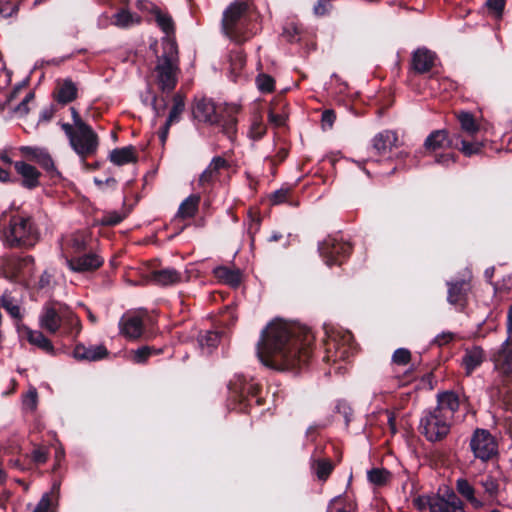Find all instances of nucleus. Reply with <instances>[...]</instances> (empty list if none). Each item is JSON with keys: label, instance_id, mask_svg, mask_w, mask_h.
<instances>
[{"label": "nucleus", "instance_id": "1", "mask_svg": "<svg viewBox=\"0 0 512 512\" xmlns=\"http://www.w3.org/2000/svg\"><path fill=\"white\" fill-rule=\"evenodd\" d=\"M313 339L308 329L277 318L262 330L257 356L271 369L293 370L310 359Z\"/></svg>", "mask_w": 512, "mask_h": 512}, {"label": "nucleus", "instance_id": "2", "mask_svg": "<svg viewBox=\"0 0 512 512\" xmlns=\"http://www.w3.org/2000/svg\"><path fill=\"white\" fill-rule=\"evenodd\" d=\"M39 326L50 334L60 332L67 337H77L82 329L78 316L65 304L46 303L39 314Z\"/></svg>", "mask_w": 512, "mask_h": 512}, {"label": "nucleus", "instance_id": "3", "mask_svg": "<svg viewBox=\"0 0 512 512\" xmlns=\"http://www.w3.org/2000/svg\"><path fill=\"white\" fill-rule=\"evenodd\" d=\"M222 30L236 44L247 42L257 33L252 23L248 0H235L225 9Z\"/></svg>", "mask_w": 512, "mask_h": 512}, {"label": "nucleus", "instance_id": "4", "mask_svg": "<svg viewBox=\"0 0 512 512\" xmlns=\"http://www.w3.org/2000/svg\"><path fill=\"white\" fill-rule=\"evenodd\" d=\"M72 123H61V129L66 135L71 149L85 160L96 154L99 147V137L94 129L88 125L79 112L70 107Z\"/></svg>", "mask_w": 512, "mask_h": 512}, {"label": "nucleus", "instance_id": "5", "mask_svg": "<svg viewBox=\"0 0 512 512\" xmlns=\"http://www.w3.org/2000/svg\"><path fill=\"white\" fill-rule=\"evenodd\" d=\"M239 111L240 106L237 104L217 106L212 100L202 98L196 101L193 115L200 122L221 126L223 133L232 140L237 132L236 115Z\"/></svg>", "mask_w": 512, "mask_h": 512}, {"label": "nucleus", "instance_id": "6", "mask_svg": "<svg viewBox=\"0 0 512 512\" xmlns=\"http://www.w3.org/2000/svg\"><path fill=\"white\" fill-rule=\"evenodd\" d=\"M1 238L7 247L31 248L39 241L40 232L31 216L18 213L10 217Z\"/></svg>", "mask_w": 512, "mask_h": 512}, {"label": "nucleus", "instance_id": "7", "mask_svg": "<svg viewBox=\"0 0 512 512\" xmlns=\"http://www.w3.org/2000/svg\"><path fill=\"white\" fill-rule=\"evenodd\" d=\"M162 54L158 57L155 67L156 80L162 91H172L178 78V49L174 39H162Z\"/></svg>", "mask_w": 512, "mask_h": 512}, {"label": "nucleus", "instance_id": "8", "mask_svg": "<svg viewBox=\"0 0 512 512\" xmlns=\"http://www.w3.org/2000/svg\"><path fill=\"white\" fill-rule=\"evenodd\" d=\"M325 357L327 362L336 363L347 360L355 351L352 334L341 328H332L326 331Z\"/></svg>", "mask_w": 512, "mask_h": 512}, {"label": "nucleus", "instance_id": "9", "mask_svg": "<svg viewBox=\"0 0 512 512\" xmlns=\"http://www.w3.org/2000/svg\"><path fill=\"white\" fill-rule=\"evenodd\" d=\"M452 421L434 409L424 411L420 420V432L430 442L444 439L450 432Z\"/></svg>", "mask_w": 512, "mask_h": 512}, {"label": "nucleus", "instance_id": "10", "mask_svg": "<svg viewBox=\"0 0 512 512\" xmlns=\"http://www.w3.org/2000/svg\"><path fill=\"white\" fill-rule=\"evenodd\" d=\"M419 501L427 505L430 512H466L462 500L449 488L442 494L419 498Z\"/></svg>", "mask_w": 512, "mask_h": 512}, {"label": "nucleus", "instance_id": "11", "mask_svg": "<svg viewBox=\"0 0 512 512\" xmlns=\"http://www.w3.org/2000/svg\"><path fill=\"white\" fill-rule=\"evenodd\" d=\"M318 249L325 263L332 266L341 264L349 256L352 246L341 238L329 236L319 244Z\"/></svg>", "mask_w": 512, "mask_h": 512}, {"label": "nucleus", "instance_id": "12", "mask_svg": "<svg viewBox=\"0 0 512 512\" xmlns=\"http://www.w3.org/2000/svg\"><path fill=\"white\" fill-rule=\"evenodd\" d=\"M470 448L474 456L488 461L497 454V443L488 430L476 429L470 440Z\"/></svg>", "mask_w": 512, "mask_h": 512}, {"label": "nucleus", "instance_id": "13", "mask_svg": "<svg viewBox=\"0 0 512 512\" xmlns=\"http://www.w3.org/2000/svg\"><path fill=\"white\" fill-rule=\"evenodd\" d=\"M64 258L68 268L77 273L92 272L104 263V259L96 253L68 255L64 252Z\"/></svg>", "mask_w": 512, "mask_h": 512}, {"label": "nucleus", "instance_id": "14", "mask_svg": "<svg viewBox=\"0 0 512 512\" xmlns=\"http://www.w3.org/2000/svg\"><path fill=\"white\" fill-rule=\"evenodd\" d=\"M437 405L435 411L441 413L444 418L453 421L455 413L460 406V400L457 393L454 391H442L437 393Z\"/></svg>", "mask_w": 512, "mask_h": 512}, {"label": "nucleus", "instance_id": "15", "mask_svg": "<svg viewBox=\"0 0 512 512\" xmlns=\"http://www.w3.org/2000/svg\"><path fill=\"white\" fill-rule=\"evenodd\" d=\"M72 354L78 361L94 362L106 358L109 352L103 344L85 345L78 343L75 345Z\"/></svg>", "mask_w": 512, "mask_h": 512}, {"label": "nucleus", "instance_id": "16", "mask_svg": "<svg viewBox=\"0 0 512 512\" xmlns=\"http://www.w3.org/2000/svg\"><path fill=\"white\" fill-rule=\"evenodd\" d=\"M231 394L240 400L248 396L255 397L259 391V385L253 380H247L243 375L236 374L228 384Z\"/></svg>", "mask_w": 512, "mask_h": 512}, {"label": "nucleus", "instance_id": "17", "mask_svg": "<svg viewBox=\"0 0 512 512\" xmlns=\"http://www.w3.org/2000/svg\"><path fill=\"white\" fill-rule=\"evenodd\" d=\"M229 167L230 164L225 158L221 156L213 157L209 165L199 176V185H211L216 180H218L221 173L225 170H228Z\"/></svg>", "mask_w": 512, "mask_h": 512}, {"label": "nucleus", "instance_id": "18", "mask_svg": "<svg viewBox=\"0 0 512 512\" xmlns=\"http://www.w3.org/2000/svg\"><path fill=\"white\" fill-rule=\"evenodd\" d=\"M14 169L21 177V185L27 189H34L40 184L41 173L36 167L24 162H14Z\"/></svg>", "mask_w": 512, "mask_h": 512}, {"label": "nucleus", "instance_id": "19", "mask_svg": "<svg viewBox=\"0 0 512 512\" xmlns=\"http://www.w3.org/2000/svg\"><path fill=\"white\" fill-rule=\"evenodd\" d=\"M456 136L450 138L446 130H435L431 132L424 142V147L429 152H436L440 149L455 146Z\"/></svg>", "mask_w": 512, "mask_h": 512}, {"label": "nucleus", "instance_id": "20", "mask_svg": "<svg viewBox=\"0 0 512 512\" xmlns=\"http://www.w3.org/2000/svg\"><path fill=\"white\" fill-rule=\"evenodd\" d=\"M19 334L26 340L46 353H53L54 346L52 342L39 330H32L27 326L18 328Z\"/></svg>", "mask_w": 512, "mask_h": 512}, {"label": "nucleus", "instance_id": "21", "mask_svg": "<svg viewBox=\"0 0 512 512\" xmlns=\"http://www.w3.org/2000/svg\"><path fill=\"white\" fill-rule=\"evenodd\" d=\"M78 96V87L71 79L58 80L54 91V97L58 103L68 104Z\"/></svg>", "mask_w": 512, "mask_h": 512}, {"label": "nucleus", "instance_id": "22", "mask_svg": "<svg viewBox=\"0 0 512 512\" xmlns=\"http://www.w3.org/2000/svg\"><path fill=\"white\" fill-rule=\"evenodd\" d=\"M120 332L129 339H137L142 335L143 322L137 315H124L119 322Z\"/></svg>", "mask_w": 512, "mask_h": 512}, {"label": "nucleus", "instance_id": "23", "mask_svg": "<svg viewBox=\"0 0 512 512\" xmlns=\"http://www.w3.org/2000/svg\"><path fill=\"white\" fill-rule=\"evenodd\" d=\"M493 361L502 373L512 372V345L508 340L503 342L500 349L493 354Z\"/></svg>", "mask_w": 512, "mask_h": 512}, {"label": "nucleus", "instance_id": "24", "mask_svg": "<svg viewBox=\"0 0 512 512\" xmlns=\"http://www.w3.org/2000/svg\"><path fill=\"white\" fill-rule=\"evenodd\" d=\"M457 492L465 498L473 508L481 509L485 506V501L479 499L475 495V488L465 478H458L456 480Z\"/></svg>", "mask_w": 512, "mask_h": 512}, {"label": "nucleus", "instance_id": "25", "mask_svg": "<svg viewBox=\"0 0 512 512\" xmlns=\"http://www.w3.org/2000/svg\"><path fill=\"white\" fill-rule=\"evenodd\" d=\"M33 262L31 256H27L23 259L19 258H7L1 265V270L5 278L9 280H16L23 265Z\"/></svg>", "mask_w": 512, "mask_h": 512}, {"label": "nucleus", "instance_id": "26", "mask_svg": "<svg viewBox=\"0 0 512 512\" xmlns=\"http://www.w3.org/2000/svg\"><path fill=\"white\" fill-rule=\"evenodd\" d=\"M435 61V54L427 49H418L414 52L412 58V65L416 72H428Z\"/></svg>", "mask_w": 512, "mask_h": 512}, {"label": "nucleus", "instance_id": "27", "mask_svg": "<svg viewBox=\"0 0 512 512\" xmlns=\"http://www.w3.org/2000/svg\"><path fill=\"white\" fill-rule=\"evenodd\" d=\"M398 138L397 134L390 130H385L378 133L373 138V148L378 154H385L393 146L396 145Z\"/></svg>", "mask_w": 512, "mask_h": 512}, {"label": "nucleus", "instance_id": "28", "mask_svg": "<svg viewBox=\"0 0 512 512\" xmlns=\"http://www.w3.org/2000/svg\"><path fill=\"white\" fill-rule=\"evenodd\" d=\"M201 197L199 194H191L184 199L177 211L176 218L190 219L193 218L199 208Z\"/></svg>", "mask_w": 512, "mask_h": 512}, {"label": "nucleus", "instance_id": "29", "mask_svg": "<svg viewBox=\"0 0 512 512\" xmlns=\"http://www.w3.org/2000/svg\"><path fill=\"white\" fill-rule=\"evenodd\" d=\"M152 279L162 286L175 285L182 281V274L174 268H165L154 271Z\"/></svg>", "mask_w": 512, "mask_h": 512}, {"label": "nucleus", "instance_id": "30", "mask_svg": "<svg viewBox=\"0 0 512 512\" xmlns=\"http://www.w3.org/2000/svg\"><path fill=\"white\" fill-rule=\"evenodd\" d=\"M109 159L117 166L133 163L137 161L135 149L132 146L117 148L110 152Z\"/></svg>", "mask_w": 512, "mask_h": 512}, {"label": "nucleus", "instance_id": "31", "mask_svg": "<svg viewBox=\"0 0 512 512\" xmlns=\"http://www.w3.org/2000/svg\"><path fill=\"white\" fill-rule=\"evenodd\" d=\"M484 359L483 350L480 347H473L470 350H467L462 364L466 369L467 374L472 373L478 366L481 365Z\"/></svg>", "mask_w": 512, "mask_h": 512}, {"label": "nucleus", "instance_id": "32", "mask_svg": "<svg viewBox=\"0 0 512 512\" xmlns=\"http://www.w3.org/2000/svg\"><path fill=\"white\" fill-rule=\"evenodd\" d=\"M141 22V18L134 13L126 9L118 11L113 16V24L119 28H129L134 25H138Z\"/></svg>", "mask_w": 512, "mask_h": 512}, {"label": "nucleus", "instance_id": "33", "mask_svg": "<svg viewBox=\"0 0 512 512\" xmlns=\"http://www.w3.org/2000/svg\"><path fill=\"white\" fill-rule=\"evenodd\" d=\"M1 306L8 312V314L17 320L22 318L19 300L12 295L11 292L5 291L1 297Z\"/></svg>", "mask_w": 512, "mask_h": 512}, {"label": "nucleus", "instance_id": "34", "mask_svg": "<svg viewBox=\"0 0 512 512\" xmlns=\"http://www.w3.org/2000/svg\"><path fill=\"white\" fill-rule=\"evenodd\" d=\"M86 248V240L82 233H73L67 240L65 247L62 249V254L64 252L68 255H74L82 252Z\"/></svg>", "mask_w": 512, "mask_h": 512}, {"label": "nucleus", "instance_id": "35", "mask_svg": "<svg viewBox=\"0 0 512 512\" xmlns=\"http://www.w3.org/2000/svg\"><path fill=\"white\" fill-rule=\"evenodd\" d=\"M220 342V334L216 331H206L198 336V344L203 353L209 354Z\"/></svg>", "mask_w": 512, "mask_h": 512}, {"label": "nucleus", "instance_id": "36", "mask_svg": "<svg viewBox=\"0 0 512 512\" xmlns=\"http://www.w3.org/2000/svg\"><path fill=\"white\" fill-rule=\"evenodd\" d=\"M215 276L231 286H238L241 282V273L239 270H233L227 267H218L214 270Z\"/></svg>", "mask_w": 512, "mask_h": 512}, {"label": "nucleus", "instance_id": "37", "mask_svg": "<svg viewBox=\"0 0 512 512\" xmlns=\"http://www.w3.org/2000/svg\"><path fill=\"white\" fill-rule=\"evenodd\" d=\"M479 485L484 490V495L489 500H495L499 494V483L496 478L487 475L479 481Z\"/></svg>", "mask_w": 512, "mask_h": 512}, {"label": "nucleus", "instance_id": "38", "mask_svg": "<svg viewBox=\"0 0 512 512\" xmlns=\"http://www.w3.org/2000/svg\"><path fill=\"white\" fill-rule=\"evenodd\" d=\"M154 16L157 25L166 35L164 38L172 39L171 35L174 34V22L171 16L167 13H163L160 9L156 11Z\"/></svg>", "mask_w": 512, "mask_h": 512}, {"label": "nucleus", "instance_id": "39", "mask_svg": "<svg viewBox=\"0 0 512 512\" xmlns=\"http://www.w3.org/2000/svg\"><path fill=\"white\" fill-rule=\"evenodd\" d=\"M455 148L459 149L465 156L479 154L482 151L483 144L481 142H468L456 136Z\"/></svg>", "mask_w": 512, "mask_h": 512}, {"label": "nucleus", "instance_id": "40", "mask_svg": "<svg viewBox=\"0 0 512 512\" xmlns=\"http://www.w3.org/2000/svg\"><path fill=\"white\" fill-rule=\"evenodd\" d=\"M457 119L460 122L461 129L466 133L473 135L479 130V125L476 123L474 116L470 112H459L457 114Z\"/></svg>", "mask_w": 512, "mask_h": 512}, {"label": "nucleus", "instance_id": "41", "mask_svg": "<svg viewBox=\"0 0 512 512\" xmlns=\"http://www.w3.org/2000/svg\"><path fill=\"white\" fill-rule=\"evenodd\" d=\"M36 162L47 172L50 176H60V172L57 170L54 160L46 149H43Z\"/></svg>", "mask_w": 512, "mask_h": 512}, {"label": "nucleus", "instance_id": "42", "mask_svg": "<svg viewBox=\"0 0 512 512\" xmlns=\"http://www.w3.org/2000/svg\"><path fill=\"white\" fill-rule=\"evenodd\" d=\"M183 111L184 102L179 95H176L173 99V106L166 120L167 125H172L173 123L178 122Z\"/></svg>", "mask_w": 512, "mask_h": 512}, {"label": "nucleus", "instance_id": "43", "mask_svg": "<svg viewBox=\"0 0 512 512\" xmlns=\"http://www.w3.org/2000/svg\"><path fill=\"white\" fill-rule=\"evenodd\" d=\"M464 281L455 283H448V296L447 300L451 304H458L463 298Z\"/></svg>", "mask_w": 512, "mask_h": 512}, {"label": "nucleus", "instance_id": "44", "mask_svg": "<svg viewBox=\"0 0 512 512\" xmlns=\"http://www.w3.org/2000/svg\"><path fill=\"white\" fill-rule=\"evenodd\" d=\"M430 86L440 92H448L456 89V83L447 77H431Z\"/></svg>", "mask_w": 512, "mask_h": 512}, {"label": "nucleus", "instance_id": "45", "mask_svg": "<svg viewBox=\"0 0 512 512\" xmlns=\"http://www.w3.org/2000/svg\"><path fill=\"white\" fill-rule=\"evenodd\" d=\"M332 470L333 466L329 460L321 459L318 460L315 464V473L317 477L322 481H325L329 477Z\"/></svg>", "mask_w": 512, "mask_h": 512}, {"label": "nucleus", "instance_id": "46", "mask_svg": "<svg viewBox=\"0 0 512 512\" xmlns=\"http://www.w3.org/2000/svg\"><path fill=\"white\" fill-rule=\"evenodd\" d=\"M266 132V127L262 121V119L258 116H255L252 120L249 136L254 140H259Z\"/></svg>", "mask_w": 512, "mask_h": 512}, {"label": "nucleus", "instance_id": "47", "mask_svg": "<svg viewBox=\"0 0 512 512\" xmlns=\"http://www.w3.org/2000/svg\"><path fill=\"white\" fill-rule=\"evenodd\" d=\"M389 473L384 469L374 468L368 471V480L375 485H383L388 480Z\"/></svg>", "mask_w": 512, "mask_h": 512}, {"label": "nucleus", "instance_id": "48", "mask_svg": "<svg viewBox=\"0 0 512 512\" xmlns=\"http://www.w3.org/2000/svg\"><path fill=\"white\" fill-rule=\"evenodd\" d=\"M38 403V393L36 388L30 387L27 393L23 396L22 404L24 409L34 411Z\"/></svg>", "mask_w": 512, "mask_h": 512}, {"label": "nucleus", "instance_id": "49", "mask_svg": "<svg viewBox=\"0 0 512 512\" xmlns=\"http://www.w3.org/2000/svg\"><path fill=\"white\" fill-rule=\"evenodd\" d=\"M258 89L263 93H270L274 90V79L267 74H260L256 79Z\"/></svg>", "mask_w": 512, "mask_h": 512}, {"label": "nucleus", "instance_id": "50", "mask_svg": "<svg viewBox=\"0 0 512 512\" xmlns=\"http://www.w3.org/2000/svg\"><path fill=\"white\" fill-rule=\"evenodd\" d=\"M156 350L149 346H143L133 352V361L135 363H144L152 354L158 353Z\"/></svg>", "mask_w": 512, "mask_h": 512}, {"label": "nucleus", "instance_id": "51", "mask_svg": "<svg viewBox=\"0 0 512 512\" xmlns=\"http://www.w3.org/2000/svg\"><path fill=\"white\" fill-rule=\"evenodd\" d=\"M411 360V353L406 348H398L392 355V362L396 365L405 366Z\"/></svg>", "mask_w": 512, "mask_h": 512}, {"label": "nucleus", "instance_id": "52", "mask_svg": "<svg viewBox=\"0 0 512 512\" xmlns=\"http://www.w3.org/2000/svg\"><path fill=\"white\" fill-rule=\"evenodd\" d=\"M124 219V215L117 211L105 212L101 218V224L103 225H117Z\"/></svg>", "mask_w": 512, "mask_h": 512}, {"label": "nucleus", "instance_id": "53", "mask_svg": "<svg viewBox=\"0 0 512 512\" xmlns=\"http://www.w3.org/2000/svg\"><path fill=\"white\" fill-rule=\"evenodd\" d=\"M289 194H290L289 188H280L279 190H276L275 192H273L271 194L270 201L274 205L284 203L288 199Z\"/></svg>", "mask_w": 512, "mask_h": 512}, {"label": "nucleus", "instance_id": "54", "mask_svg": "<svg viewBox=\"0 0 512 512\" xmlns=\"http://www.w3.org/2000/svg\"><path fill=\"white\" fill-rule=\"evenodd\" d=\"M48 459V450L43 447H38L32 452V460L37 464H43Z\"/></svg>", "mask_w": 512, "mask_h": 512}, {"label": "nucleus", "instance_id": "55", "mask_svg": "<svg viewBox=\"0 0 512 512\" xmlns=\"http://www.w3.org/2000/svg\"><path fill=\"white\" fill-rule=\"evenodd\" d=\"M332 8L330 0H319L314 6V13L318 16L326 15Z\"/></svg>", "mask_w": 512, "mask_h": 512}, {"label": "nucleus", "instance_id": "56", "mask_svg": "<svg viewBox=\"0 0 512 512\" xmlns=\"http://www.w3.org/2000/svg\"><path fill=\"white\" fill-rule=\"evenodd\" d=\"M42 150H43V148L31 147V146H22L20 148V151L24 156H26L29 159L34 160V161H36V159L39 157Z\"/></svg>", "mask_w": 512, "mask_h": 512}, {"label": "nucleus", "instance_id": "57", "mask_svg": "<svg viewBox=\"0 0 512 512\" xmlns=\"http://www.w3.org/2000/svg\"><path fill=\"white\" fill-rule=\"evenodd\" d=\"M336 120V114L334 110L327 109L324 110L321 117L322 126H327L328 128H331Z\"/></svg>", "mask_w": 512, "mask_h": 512}, {"label": "nucleus", "instance_id": "58", "mask_svg": "<svg viewBox=\"0 0 512 512\" xmlns=\"http://www.w3.org/2000/svg\"><path fill=\"white\" fill-rule=\"evenodd\" d=\"M51 499L49 494H44L33 512H50Z\"/></svg>", "mask_w": 512, "mask_h": 512}, {"label": "nucleus", "instance_id": "59", "mask_svg": "<svg viewBox=\"0 0 512 512\" xmlns=\"http://www.w3.org/2000/svg\"><path fill=\"white\" fill-rule=\"evenodd\" d=\"M136 5L139 10L150 12L153 15L159 10L155 4L148 0H138Z\"/></svg>", "mask_w": 512, "mask_h": 512}, {"label": "nucleus", "instance_id": "60", "mask_svg": "<svg viewBox=\"0 0 512 512\" xmlns=\"http://www.w3.org/2000/svg\"><path fill=\"white\" fill-rule=\"evenodd\" d=\"M453 339H454V334L452 332H442L435 337L434 342L438 346H444V345L450 343Z\"/></svg>", "mask_w": 512, "mask_h": 512}, {"label": "nucleus", "instance_id": "61", "mask_svg": "<svg viewBox=\"0 0 512 512\" xmlns=\"http://www.w3.org/2000/svg\"><path fill=\"white\" fill-rule=\"evenodd\" d=\"M487 7L497 14H500L505 6L504 0H487Z\"/></svg>", "mask_w": 512, "mask_h": 512}, {"label": "nucleus", "instance_id": "62", "mask_svg": "<svg viewBox=\"0 0 512 512\" xmlns=\"http://www.w3.org/2000/svg\"><path fill=\"white\" fill-rule=\"evenodd\" d=\"M52 276L47 271L43 272V274L40 276L38 287L40 289H44L46 287L50 286Z\"/></svg>", "mask_w": 512, "mask_h": 512}, {"label": "nucleus", "instance_id": "63", "mask_svg": "<svg viewBox=\"0 0 512 512\" xmlns=\"http://www.w3.org/2000/svg\"><path fill=\"white\" fill-rule=\"evenodd\" d=\"M268 118H269V121L271 123L275 124L276 126L283 125L284 121H285V119L282 115L275 114L273 111L269 112Z\"/></svg>", "mask_w": 512, "mask_h": 512}, {"label": "nucleus", "instance_id": "64", "mask_svg": "<svg viewBox=\"0 0 512 512\" xmlns=\"http://www.w3.org/2000/svg\"><path fill=\"white\" fill-rule=\"evenodd\" d=\"M454 161V156L451 153L440 155L439 157L436 158V162L443 165H449L450 163H454Z\"/></svg>", "mask_w": 512, "mask_h": 512}]
</instances>
